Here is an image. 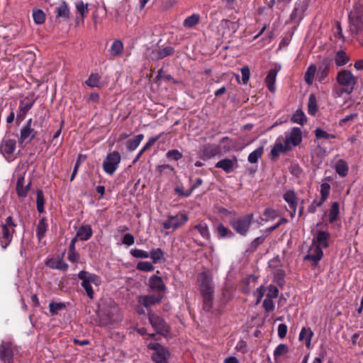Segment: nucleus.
I'll list each match as a JSON object with an SVG mask.
<instances>
[{
  "instance_id": "f257e3e1",
  "label": "nucleus",
  "mask_w": 363,
  "mask_h": 363,
  "mask_svg": "<svg viewBox=\"0 0 363 363\" xmlns=\"http://www.w3.org/2000/svg\"><path fill=\"white\" fill-rule=\"evenodd\" d=\"M302 141V132L300 128L294 127L285 133V138L279 137L274 144L270 155L272 157H279L281 153L288 152L298 145Z\"/></svg>"
},
{
  "instance_id": "f03ea898",
  "label": "nucleus",
  "mask_w": 363,
  "mask_h": 363,
  "mask_svg": "<svg viewBox=\"0 0 363 363\" xmlns=\"http://www.w3.org/2000/svg\"><path fill=\"white\" fill-rule=\"evenodd\" d=\"M358 78L351 71L342 69L337 72L336 75L337 84L342 87L340 91H333L335 96H340L342 94H351L356 86Z\"/></svg>"
},
{
  "instance_id": "7ed1b4c3",
  "label": "nucleus",
  "mask_w": 363,
  "mask_h": 363,
  "mask_svg": "<svg viewBox=\"0 0 363 363\" xmlns=\"http://www.w3.org/2000/svg\"><path fill=\"white\" fill-rule=\"evenodd\" d=\"M17 226L12 216H8L0 225V245L6 249L11 242L15 228Z\"/></svg>"
},
{
  "instance_id": "20e7f679",
  "label": "nucleus",
  "mask_w": 363,
  "mask_h": 363,
  "mask_svg": "<svg viewBox=\"0 0 363 363\" xmlns=\"http://www.w3.org/2000/svg\"><path fill=\"white\" fill-rule=\"evenodd\" d=\"M350 30L357 33L363 29V1L355 4L349 15Z\"/></svg>"
},
{
  "instance_id": "39448f33",
  "label": "nucleus",
  "mask_w": 363,
  "mask_h": 363,
  "mask_svg": "<svg viewBox=\"0 0 363 363\" xmlns=\"http://www.w3.org/2000/svg\"><path fill=\"white\" fill-rule=\"evenodd\" d=\"M78 278L82 280V286L85 289L87 296L92 299L94 298V290L91 284L100 285L99 277L94 274L82 270L78 274Z\"/></svg>"
},
{
  "instance_id": "423d86ee",
  "label": "nucleus",
  "mask_w": 363,
  "mask_h": 363,
  "mask_svg": "<svg viewBox=\"0 0 363 363\" xmlns=\"http://www.w3.org/2000/svg\"><path fill=\"white\" fill-rule=\"evenodd\" d=\"M199 290L201 295H213L214 284L213 276L210 272H203L197 277Z\"/></svg>"
},
{
  "instance_id": "0eeeda50",
  "label": "nucleus",
  "mask_w": 363,
  "mask_h": 363,
  "mask_svg": "<svg viewBox=\"0 0 363 363\" xmlns=\"http://www.w3.org/2000/svg\"><path fill=\"white\" fill-rule=\"evenodd\" d=\"M252 219L253 214L250 213L244 216L231 219L230 224L237 233L245 236L250 230Z\"/></svg>"
},
{
  "instance_id": "6e6552de",
  "label": "nucleus",
  "mask_w": 363,
  "mask_h": 363,
  "mask_svg": "<svg viewBox=\"0 0 363 363\" xmlns=\"http://www.w3.org/2000/svg\"><path fill=\"white\" fill-rule=\"evenodd\" d=\"M150 350H155L152 354V359L155 363H169L170 357L169 351L157 342H151L147 345Z\"/></svg>"
},
{
  "instance_id": "1a4fd4ad",
  "label": "nucleus",
  "mask_w": 363,
  "mask_h": 363,
  "mask_svg": "<svg viewBox=\"0 0 363 363\" xmlns=\"http://www.w3.org/2000/svg\"><path fill=\"white\" fill-rule=\"evenodd\" d=\"M121 156L117 151L108 153L103 162V169L108 175H113L118 169Z\"/></svg>"
},
{
  "instance_id": "9d476101",
  "label": "nucleus",
  "mask_w": 363,
  "mask_h": 363,
  "mask_svg": "<svg viewBox=\"0 0 363 363\" xmlns=\"http://www.w3.org/2000/svg\"><path fill=\"white\" fill-rule=\"evenodd\" d=\"M33 119L30 118L21 128L20 130V135L18 137L19 145H27L30 143L38 135V132L33 127Z\"/></svg>"
},
{
  "instance_id": "9b49d317",
  "label": "nucleus",
  "mask_w": 363,
  "mask_h": 363,
  "mask_svg": "<svg viewBox=\"0 0 363 363\" xmlns=\"http://www.w3.org/2000/svg\"><path fill=\"white\" fill-rule=\"evenodd\" d=\"M174 52V49L172 46H166L164 48H155L148 49L146 52L147 59L152 61H157L166 57L172 55Z\"/></svg>"
},
{
  "instance_id": "f8f14e48",
  "label": "nucleus",
  "mask_w": 363,
  "mask_h": 363,
  "mask_svg": "<svg viewBox=\"0 0 363 363\" xmlns=\"http://www.w3.org/2000/svg\"><path fill=\"white\" fill-rule=\"evenodd\" d=\"M148 319L157 333L166 336L169 333V327L162 318L152 313H148Z\"/></svg>"
},
{
  "instance_id": "ddd939ff",
  "label": "nucleus",
  "mask_w": 363,
  "mask_h": 363,
  "mask_svg": "<svg viewBox=\"0 0 363 363\" xmlns=\"http://www.w3.org/2000/svg\"><path fill=\"white\" fill-rule=\"evenodd\" d=\"M188 216L186 214H177L176 216H170L162 223L163 228L166 230H175L188 221Z\"/></svg>"
},
{
  "instance_id": "4468645a",
  "label": "nucleus",
  "mask_w": 363,
  "mask_h": 363,
  "mask_svg": "<svg viewBox=\"0 0 363 363\" xmlns=\"http://www.w3.org/2000/svg\"><path fill=\"white\" fill-rule=\"evenodd\" d=\"M13 347L10 342H3L0 345V360L2 363H13Z\"/></svg>"
},
{
  "instance_id": "2eb2a0df",
  "label": "nucleus",
  "mask_w": 363,
  "mask_h": 363,
  "mask_svg": "<svg viewBox=\"0 0 363 363\" xmlns=\"http://www.w3.org/2000/svg\"><path fill=\"white\" fill-rule=\"evenodd\" d=\"M16 147V141L14 139L4 138L0 144V152L6 160L12 158Z\"/></svg>"
},
{
  "instance_id": "dca6fc26",
  "label": "nucleus",
  "mask_w": 363,
  "mask_h": 363,
  "mask_svg": "<svg viewBox=\"0 0 363 363\" xmlns=\"http://www.w3.org/2000/svg\"><path fill=\"white\" fill-rule=\"evenodd\" d=\"M35 100L26 98L20 101L18 111L16 115V123L20 124L25 118L27 113L33 107Z\"/></svg>"
},
{
  "instance_id": "f3484780",
  "label": "nucleus",
  "mask_w": 363,
  "mask_h": 363,
  "mask_svg": "<svg viewBox=\"0 0 363 363\" xmlns=\"http://www.w3.org/2000/svg\"><path fill=\"white\" fill-rule=\"evenodd\" d=\"M283 199L289 204L290 208V216L294 218L296 213V208L298 205V198L294 191L288 190L284 195Z\"/></svg>"
},
{
  "instance_id": "a211bd4d",
  "label": "nucleus",
  "mask_w": 363,
  "mask_h": 363,
  "mask_svg": "<svg viewBox=\"0 0 363 363\" xmlns=\"http://www.w3.org/2000/svg\"><path fill=\"white\" fill-rule=\"evenodd\" d=\"M215 167L222 169L225 173H231L238 167V160L236 157L225 158L218 161Z\"/></svg>"
},
{
  "instance_id": "6ab92c4d",
  "label": "nucleus",
  "mask_w": 363,
  "mask_h": 363,
  "mask_svg": "<svg viewBox=\"0 0 363 363\" xmlns=\"http://www.w3.org/2000/svg\"><path fill=\"white\" fill-rule=\"evenodd\" d=\"M17 182H16V192L18 198L23 199L27 194L28 191L30 189V182L28 183L27 185L25 184V178L24 176L20 174L16 175Z\"/></svg>"
},
{
  "instance_id": "aec40b11",
  "label": "nucleus",
  "mask_w": 363,
  "mask_h": 363,
  "mask_svg": "<svg viewBox=\"0 0 363 363\" xmlns=\"http://www.w3.org/2000/svg\"><path fill=\"white\" fill-rule=\"evenodd\" d=\"M323 256V252L321 247L318 245H314L312 244L308 250V253L305 257L304 259L312 260L314 262V265L317 266Z\"/></svg>"
},
{
  "instance_id": "412c9836",
  "label": "nucleus",
  "mask_w": 363,
  "mask_h": 363,
  "mask_svg": "<svg viewBox=\"0 0 363 363\" xmlns=\"http://www.w3.org/2000/svg\"><path fill=\"white\" fill-rule=\"evenodd\" d=\"M162 301V296L160 295H145L140 296L138 298V302L146 308L151 307Z\"/></svg>"
},
{
  "instance_id": "4be33fe9",
  "label": "nucleus",
  "mask_w": 363,
  "mask_h": 363,
  "mask_svg": "<svg viewBox=\"0 0 363 363\" xmlns=\"http://www.w3.org/2000/svg\"><path fill=\"white\" fill-rule=\"evenodd\" d=\"M150 288L157 292H164L167 290V287L161 277L153 275L149 279Z\"/></svg>"
},
{
  "instance_id": "5701e85b",
  "label": "nucleus",
  "mask_w": 363,
  "mask_h": 363,
  "mask_svg": "<svg viewBox=\"0 0 363 363\" xmlns=\"http://www.w3.org/2000/svg\"><path fill=\"white\" fill-rule=\"evenodd\" d=\"M308 8V3L306 0L299 1L296 4L295 8L291 13V18L293 20H300L303 18L304 12Z\"/></svg>"
},
{
  "instance_id": "b1692460",
  "label": "nucleus",
  "mask_w": 363,
  "mask_h": 363,
  "mask_svg": "<svg viewBox=\"0 0 363 363\" xmlns=\"http://www.w3.org/2000/svg\"><path fill=\"white\" fill-rule=\"evenodd\" d=\"M330 68V62L328 59H324L318 69H317V77L320 82H323L328 77Z\"/></svg>"
},
{
  "instance_id": "393cba45",
  "label": "nucleus",
  "mask_w": 363,
  "mask_h": 363,
  "mask_svg": "<svg viewBox=\"0 0 363 363\" xmlns=\"http://www.w3.org/2000/svg\"><path fill=\"white\" fill-rule=\"evenodd\" d=\"M330 235L325 231H319L313 240V245H318L320 247L326 248L328 247V238Z\"/></svg>"
},
{
  "instance_id": "a878e982",
  "label": "nucleus",
  "mask_w": 363,
  "mask_h": 363,
  "mask_svg": "<svg viewBox=\"0 0 363 363\" xmlns=\"http://www.w3.org/2000/svg\"><path fill=\"white\" fill-rule=\"evenodd\" d=\"M46 265L53 269L66 271L68 264L65 263L62 258H52L46 262Z\"/></svg>"
},
{
  "instance_id": "bb28decb",
  "label": "nucleus",
  "mask_w": 363,
  "mask_h": 363,
  "mask_svg": "<svg viewBox=\"0 0 363 363\" xmlns=\"http://www.w3.org/2000/svg\"><path fill=\"white\" fill-rule=\"evenodd\" d=\"M278 71L279 70L275 68L271 69L269 71V72L266 77V79H265V82H266L267 86L268 89L272 93L274 92L276 90L275 82H276V78H277Z\"/></svg>"
},
{
  "instance_id": "cd10ccee",
  "label": "nucleus",
  "mask_w": 363,
  "mask_h": 363,
  "mask_svg": "<svg viewBox=\"0 0 363 363\" xmlns=\"http://www.w3.org/2000/svg\"><path fill=\"white\" fill-rule=\"evenodd\" d=\"M220 152V147L218 145L207 144L203 147L202 153L203 158H211Z\"/></svg>"
},
{
  "instance_id": "c85d7f7f",
  "label": "nucleus",
  "mask_w": 363,
  "mask_h": 363,
  "mask_svg": "<svg viewBox=\"0 0 363 363\" xmlns=\"http://www.w3.org/2000/svg\"><path fill=\"white\" fill-rule=\"evenodd\" d=\"M92 229L89 225L81 226L76 235V238L81 240L85 241L89 240L92 236Z\"/></svg>"
},
{
  "instance_id": "c756f323",
  "label": "nucleus",
  "mask_w": 363,
  "mask_h": 363,
  "mask_svg": "<svg viewBox=\"0 0 363 363\" xmlns=\"http://www.w3.org/2000/svg\"><path fill=\"white\" fill-rule=\"evenodd\" d=\"M334 169L336 173L341 177H346L349 171L348 164L344 160H337L334 165Z\"/></svg>"
},
{
  "instance_id": "7c9ffc66",
  "label": "nucleus",
  "mask_w": 363,
  "mask_h": 363,
  "mask_svg": "<svg viewBox=\"0 0 363 363\" xmlns=\"http://www.w3.org/2000/svg\"><path fill=\"white\" fill-rule=\"evenodd\" d=\"M48 228V224L46 218L43 217L40 219L36 228V235L39 240H41L45 236Z\"/></svg>"
},
{
  "instance_id": "2f4dec72",
  "label": "nucleus",
  "mask_w": 363,
  "mask_h": 363,
  "mask_svg": "<svg viewBox=\"0 0 363 363\" xmlns=\"http://www.w3.org/2000/svg\"><path fill=\"white\" fill-rule=\"evenodd\" d=\"M335 63L337 67H342L350 62V57L344 50H338L334 57Z\"/></svg>"
},
{
  "instance_id": "473e14b6",
  "label": "nucleus",
  "mask_w": 363,
  "mask_h": 363,
  "mask_svg": "<svg viewBox=\"0 0 363 363\" xmlns=\"http://www.w3.org/2000/svg\"><path fill=\"white\" fill-rule=\"evenodd\" d=\"M313 335V333L310 328H303L299 333L298 338L301 341H305L306 346L309 348Z\"/></svg>"
},
{
  "instance_id": "72a5a7b5",
  "label": "nucleus",
  "mask_w": 363,
  "mask_h": 363,
  "mask_svg": "<svg viewBox=\"0 0 363 363\" xmlns=\"http://www.w3.org/2000/svg\"><path fill=\"white\" fill-rule=\"evenodd\" d=\"M57 17L62 18L65 20L69 18V9L68 5L65 1H62L60 4L56 8Z\"/></svg>"
},
{
  "instance_id": "f704fd0d",
  "label": "nucleus",
  "mask_w": 363,
  "mask_h": 363,
  "mask_svg": "<svg viewBox=\"0 0 363 363\" xmlns=\"http://www.w3.org/2000/svg\"><path fill=\"white\" fill-rule=\"evenodd\" d=\"M123 50V44L121 40H116L112 43L110 49L109 53L113 57H116L122 53Z\"/></svg>"
},
{
  "instance_id": "c9c22d12",
  "label": "nucleus",
  "mask_w": 363,
  "mask_h": 363,
  "mask_svg": "<svg viewBox=\"0 0 363 363\" xmlns=\"http://www.w3.org/2000/svg\"><path fill=\"white\" fill-rule=\"evenodd\" d=\"M317 72V67L315 65H311L308 68L304 75V80L308 85H311L313 83L315 74Z\"/></svg>"
},
{
  "instance_id": "e433bc0d",
  "label": "nucleus",
  "mask_w": 363,
  "mask_h": 363,
  "mask_svg": "<svg viewBox=\"0 0 363 363\" xmlns=\"http://www.w3.org/2000/svg\"><path fill=\"white\" fill-rule=\"evenodd\" d=\"M144 138L143 134L137 135L133 139L126 142V147L129 151H133L137 149Z\"/></svg>"
},
{
  "instance_id": "4c0bfd02",
  "label": "nucleus",
  "mask_w": 363,
  "mask_h": 363,
  "mask_svg": "<svg viewBox=\"0 0 363 363\" xmlns=\"http://www.w3.org/2000/svg\"><path fill=\"white\" fill-rule=\"evenodd\" d=\"M318 110L316 96L314 94H311L308 101V112L310 115L314 116Z\"/></svg>"
},
{
  "instance_id": "58836bf2",
  "label": "nucleus",
  "mask_w": 363,
  "mask_h": 363,
  "mask_svg": "<svg viewBox=\"0 0 363 363\" xmlns=\"http://www.w3.org/2000/svg\"><path fill=\"white\" fill-rule=\"evenodd\" d=\"M200 21V16L198 13H194L185 18L183 26L186 28H191L196 26Z\"/></svg>"
},
{
  "instance_id": "ea45409f",
  "label": "nucleus",
  "mask_w": 363,
  "mask_h": 363,
  "mask_svg": "<svg viewBox=\"0 0 363 363\" xmlns=\"http://www.w3.org/2000/svg\"><path fill=\"white\" fill-rule=\"evenodd\" d=\"M194 229L197 230L201 236L207 240H209L211 238V234L209 232L208 226L205 223H200L194 226Z\"/></svg>"
},
{
  "instance_id": "a19ab883",
  "label": "nucleus",
  "mask_w": 363,
  "mask_h": 363,
  "mask_svg": "<svg viewBox=\"0 0 363 363\" xmlns=\"http://www.w3.org/2000/svg\"><path fill=\"white\" fill-rule=\"evenodd\" d=\"M291 121L294 123L303 125L306 123L307 118L301 109H298L291 118Z\"/></svg>"
},
{
  "instance_id": "79ce46f5",
  "label": "nucleus",
  "mask_w": 363,
  "mask_h": 363,
  "mask_svg": "<svg viewBox=\"0 0 363 363\" xmlns=\"http://www.w3.org/2000/svg\"><path fill=\"white\" fill-rule=\"evenodd\" d=\"M101 76L97 73H92L86 80L85 84L90 87L100 86Z\"/></svg>"
},
{
  "instance_id": "37998d69",
  "label": "nucleus",
  "mask_w": 363,
  "mask_h": 363,
  "mask_svg": "<svg viewBox=\"0 0 363 363\" xmlns=\"http://www.w3.org/2000/svg\"><path fill=\"white\" fill-rule=\"evenodd\" d=\"M263 152H264L263 147H259V148L255 150L251 153H250V155H248V158H247L248 162L252 164L257 162L259 158H260L261 156L262 155Z\"/></svg>"
},
{
  "instance_id": "c03bdc74",
  "label": "nucleus",
  "mask_w": 363,
  "mask_h": 363,
  "mask_svg": "<svg viewBox=\"0 0 363 363\" xmlns=\"http://www.w3.org/2000/svg\"><path fill=\"white\" fill-rule=\"evenodd\" d=\"M33 18L36 24L40 25L45 21V15L41 9H34L33 11Z\"/></svg>"
},
{
  "instance_id": "a18cd8bd",
  "label": "nucleus",
  "mask_w": 363,
  "mask_h": 363,
  "mask_svg": "<svg viewBox=\"0 0 363 363\" xmlns=\"http://www.w3.org/2000/svg\"><path fill=\"white\" fill-rule=\"evenodd\" d=\"M152 262L156 264L164 258V252L160 248L153 249L149 253Z\"/></svg>"
},
{
  "instance_id": "49530a36",
  "label": "nucleus",
  "mask_w": 363,
  "mask_h": 363,
  "mask_svg": "<svg viewBox=\"0 0 363 363\" xmlns=\"http://www.w3.org/2000/svg\"><path fill=\"white\" fill-rule=\"evenodd\" d=\"M213 295H202V309L206 312H210L213 308Z\"/></svg>"
},
{
  "instance_id": "de8ad7c7",
  "label": "nucleus",
  "mask_w": 363,
  "mask_h": 363,
  "mask_svg": "<svg viewBox=\"0 0 363 363\" xmlns=\"http://www.w3.org/2000/svg\"><path fill=\"white\" fill-rule=\"evenodd\" d=\"M339 214V203L337 202H333L332 203L330 215H329V220L330 223L335 222L337 219V216Z\"/></svg>"
},
{
  "instance_id": "09e8293b",
  "label": "nucleus",
  "mask_w": 363,
  "mask_h": 363,
  "mask_svg": "<svg viewBox=\"0 0 363 363\" xmlns=\"http://www.w3.org/2000/svg\"><path fill=\"white\" fill-rule=\"evenodd\" d=\"M36 203H37L38 211L39 213H43L44 212L45 198H44L43 192L42 190L37 191Z\"/></svg>"
},
{
  "instance_id": "8fccbe9b",
  "label": "nucleus",
  "mask_w": 363,
  "mask_h": 363,
  "mask_svg": "<svg viewBox=\"0 0 363 363\" xmlns=\"http://www.w3.org/2000/svg\"><path fill=\"white\" fill-rule=\"evenodd\" d=\"M289 351V347L286 344H279L274 351V357L275 359L283 356Z\"/></svg>"
},
{
  "instance_id": "3c124183",
  "label": "nucleus",
  "mask_w": 363,
  "mask_h": 363,
  "mask_svg": "<svg viewBox=\"0 0 363 363\" xmlns=\"http://www.w3.org/2000/svg\"><path fill=\"white\" fill-rule=\"evenodd\" d=\"M314 133H315V135L317 139L323 138V139L328 140V139L335 138V137L334 135L329 134L328 133H327L326 131L323 130V129H321L320 128H316L314 130Z\"/></svg>"
},
{
  "instance_id": "603ef678",
  "label": "nucleus",
  "mask_w": 363,
  "mask_h": 363,
  "mask_svg": "<svg viewBox=\"0 0 363 363\" xmlns=\"http://www.w3.org/2000/svg\"><path fill=\"white\" fill-rule=\"evenodd\" d=\"M167 159L174 161H178L182 158L183 155L178 150H170L166 153Z\"/></svg>"
},
{
  "instance_id": "864d4df0",
  "label": "nucleus",
  "mask_w": 363,
  "mask_h": 363,
  "mask_svg": "<svg viewBox=\"0 0 363 363\" xmlns=\"http://www.w3.org/2000/svg\"><path fill=\"white\" fill-rule=\"evenodd\" d=\"M137 269L143 272H151L154 269V267L150 262L142 261L138 263Z\"/></svg>"
},
{
  "instance_id": "5fc2aeb1",
  "label": "nucleus",
  "mask_w": 363,
  "mask_h": 363,
  "mask_svg": "<svg viewBox=\"0 0 363 363\" xmlns=\"http://www.w3.org/2000/svg\"><path fill=\"white\" fill-rule=\"evenodd\" d=\"M267 297V298L273 299L276 298L279 294L278 289L273 285H269L266 289Z\"/></svg>"
},
{
  "instance_id": "6e6d98bb",
  "label": "nucleus",
  "mask_w": 363,
  "mask_h": 363,
  "mask_svg": "<svg viewBox=\"0 0 363 363\" xmlns=\"http://www.w3.org/2000/svg\"><path fill=\"white\" fill-rule=\"evenodd\" d=\"M130 255L135 258H148L149 252L139 249H133L130 250Z\"/></svg>"
},
{
  "instance_id": "4d7b16f0",
  "label": "nucleus",
  "mask_w": 363,
  "mask_h": 363,
  "mask_svg": "<svg viewBox=\"0 0 363 363\" xmlns=\"http://www.w3.org/2000/svg\"><path fill=\"white\" fill-rule=\"evenodd\" d=\"M330 185L328 183H323L320 186V195L323 200H326L330 194Z\"/></svg>"
},
{
  "instance_id": "13d9d810",
  "label": "nucleus",
  "mask_w": 363,
  "mask_h": 363,
  "mask_svg": "<svg viewBox=\"0 0 363 363\" xmlns=\"http://www.w3.org/2000/svg\"><path fill=\"white\" fill-rule=\"evenodd\" d=\"M217 231L219 238H225L228 233L233 234L230 230L226 228L223 224L220 223L217 227Z\"/></svg>"
},
{
  "instance_id": "bf43d9fd",
  "label": "nucleus",
  "mask_w": 363,
  "mask_h": 363,
  "mask_svg": "<svg viewBox=\"0 0 363 363\" xmlns=\"http://www.w3.org/2000/svg\"><path fill=\"white\" fill-rule=\"evenodd\" d=\"M76 7L78 12L81 14L82 18H84V15L88 13V4H84L83 1H78L76 4Z\"/></svg>"
},
{
  "instance_id": "052dcab7",
  "label": "nucleus",
  "mask_w": 363,
  "mask_h": 363,
  "mask_svg": "<svg viewBox=\"0 0 363 363\" xmlns=\"http://www.w3.org/2000/svg\"><path fill=\"white\" fill-rule=\"evenodd\" d=\"M64 307L65 305L61 303L52 302L49 304L50 311L52 315L57 314V312L62 309Z\"/></svg>"
},
{
  "instance_id": "680f3d73",
  "label": "nucleus",
  "mask_w": 363,
  "mask_h": 363,
  "mask_svg": "<svg viewBox=\"0 0 363 363\" xmlns=\"http://www.w3.org/2000/svg\"><path fill=\"white\" fill-rule=\"evenodd\" d=\"M242 80L243 84H247L250 79V71L247 66L241 68Z\"/></svg>"
},
{
  "instance_id": "e2e57ef3",
  "label": "nucleus",
  "mask_w": 363,
  "mask_h": 363,
  "mask_svg": "<svg viewBox=\"0 0 363 363\" xmlns=\"http://www.w3.org/2000/svg\"><path fill=\"white\" fill-rule=\"evenodd\" d=\"M263 307L267 312L272 311L274 309L273 299L266 298L263 301Z\"/></svg>"
},
{
  "instance_id": "0e129e2a",
  "label": "nucleus",
  "mask_w": 363,
  "mask_h": 363,
  "mask_svg": "<svg viewBox=\"0 0 363 363\" xmlns=\"http://www.w3.org/2000/svg\"><path fill=\"white\" fill-rule=\"evenodd\" d=\"M135 238L130 233H126L124 235L122 242L124 245L130 246L134 244Z\"/></svg>"
},
{
  "instance_id": "69168bd1",
  "label": "nucleus",
  "mask_w": 363,
  "mask_h": 363,
  "mask_svg": "<svg viewBox=\"0 0 363 363\" xmlns=\"http://www.w3.org/2000/svg\"><path fill=\"white\" fill-rule=\"evenodd\" d=\"M68 259L72 263H77L79 259V255L77 250H69Z\"/></svg>"
},
{
  "instance_id": "338daca9",
  "label": "nucleus",
  "mask_w": 363,
  "mask_h": 363,
  "mask_svg": "<svg viewBox=\"0 0 363 363\" xmlns=\"http://www.w3.org/2000/svg\"><path fill=\"white\" fill-rule=\"evenodd\" d=\"M264 216L269 219H274L278 216L277 211L271 208H267L264 210Z\"/></svg>"
},
{
  "instance_id": "774afa93",
  "label": "nucleus",
  "mask_w": 363,
  "mask_h": 363,
  "mask_svg": "<svg viewBox=\"0 0 363 363\" xmlns=\"http://www.w3.org/2000/svg\"><path fill=\"white\" fill-rule=\"evenodd\" d=\"M266 293V289L264 286H260L257 289V290L255 291V295L257 297V303H259L264 295Z\"/></svg>"
}]
</instances>
